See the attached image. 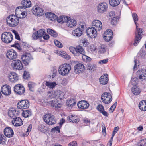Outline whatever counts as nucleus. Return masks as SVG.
<instances>
[{
	"label": "nucleus",
	"mask_w": 146,
	"mask_h": 146,
	"mask_svg": "<svg viewBox=\"0 0 146 146\" xmlns=\"http://www.w3.org/2000/svg\"><path fill=\"white\" fill-rule=\"evenodd\" d=\"M15 15H10L6 18L7 24L9 27H14L17 26L19 23V18H23L27 15L25 9L22 7H18L15 11Z\"/></svg>",
	"instance_id": "1"
},
{
	"label": "nucleus",
	"mask_w": 146,
	"mask_h": 146,
	"mask_svg": "<svg viewBox=\"0 0 146 146\" xmlns=\"http://www.w3.org/2000/svg\"><path fill=\"white\" fill-rule=\"evenodd\" d=\"M132 17L136 26L135 37L133 44L135 46L139 42L141 38V34L143 31L141 29L138 28L139 25L137 22L138 20V18L137 14L135 13H133L132 14Z\"/></svg>",
	"instance_id": "2"
},
{
	"label": "nucleus",
	"mask_w": 146,
	"mask_h": 146,
	"mask_svg": "<svg viewBox=\"0 0 146 146\" xmlns=\"http://www.w3.org/2000/svg\"><path fill=\"white\" fill-rule=\"evenodd\" d=\"M71 70V66L67 63H64L60 65L58 69L59 74L61 75L65 76L67 75Z\"/></svg>",
	"instance_id": "3"
},
{
	"label": "nucleus",
	"mask_w": 146,
	"mask_h": 146,
	"mask_svg": "<svg viewBox=\"0 0 146 146\" xmlns=\"http://www.w3.org/2000/svg\"><path fill=\"white\" fill-rule=\"evenodd\" d=\"M64 95V93L59 90L54 91H49L48 92L47 96L49 98H55L61 100Z\"/></svg>",
	"instance_id": "4"
},
{
	"label": "nucleus",
	"mask_w": 146,
	"mask_h": 146,
	"mask_svg": "<svg viewBox=\"0 0 146 146\" xmlns=\"http://www.w3.org/2000/svg\"><path fill=\"white\" fill-rule=\"evenodd\" d=\"M13 36L12 33L9 32H5L2 34L1 39L5 43H10L12 40Z\"/></svg>",
	"instance_id": "5"
},
{
	"label": "nucleus",
	"mask_w": 146,
	"mask_h": 146,
	"mask_svg": "<svg viewBox=\"0 0 146 146\" xmlns=\"http://www.w3.org/2000/svg\"><path fill=\"white\" fill-rule=\"evenodd\" d=\"M43 120L46 123L49 125H52L56 123L54 116L51 114H47L44 115Z\"/></svg>",
	"instance_id": "6"
},
{
	"label": "nucleus",
	"mask_w": 146,
	"mask_h": 146,
	"mask_svg": "<svg viewBox=\"0 0 146 146\" xmlns=\"http://www.w3.org/2000/svg\"><path fill=\"white\" fill-rule=\"evenodd\" d=\"M102 102L105 104H108L112 100V96L110 93L106 92L103 93L101 97Z\"/></svg>",
	"instance_id": "7"
},
{
	"label": "nucleus",
	"mask_w": 146,
	"mask_h": 146,
	"mask_svg": "<svg viewBox=\"0 0 146 146\" xmlns=\"http://www.w3.org/2000/svg\"><path fill=\"white\" fill-rule=\"evenodd\" d=\"M97 31L92 27H88L86 30L87 36L91 38H96L98 35Z\"/></svg>",
	"instance_id": "8"
},
{
	"label": "nucleus",
	"mask_w": 146,
	"mask_h": 146,
	"mask_svg": "<svg viewBox=\"0 0 146 146\" xmlns=\"http://www.w3.org/2000/svg\"><path fill=\"white\" fill-rule=\"evenodd\" d=\"M45 33V30L44 29H40L37 32L33 33L32 35L33 39L36 40L38 38L41 39Z\"/></svg>",
	"instance_id": "9"
},
{
	"label": "nucleus",
	"mask_w": 146,
	"mask_h": 146,
	"mask_svg": "<svg viewBox=\"0 0 146 146\" xmlns=\"http://www.w3.org/2000/svg\"><path fill=\"white\" fill-rule=\"evenodd\" d=\"M137 76L141 81L146 80V70L143 69L138 70L137 72Z\"/></svg>",
	"instance_id": "10"
},
{
	"label": "nucleus",
	"mask_w": 146,
	"mask_h": 146,
	"mask_svg": "<svg viewBox=\"0 0 146 146\" xmlns=\"http://www.w3.org/2000/svg\"><path fill=\"white\" fill-rule=\"evenodd\" d=\"M33 13L38 16H42L44 14V12L42 8L38 6H35L32 9Z\"/></svg>",
	"instance_id": "11"
},
{
	"label": "nucleus",
	"mask_w": 146,
	"mask_h": 146,
	"mask_svg": "<svg viewBox=\"0 0 146 146\" xmlns=\"http://www.w3.org/2000/svg\"><path fill=\"white\" fill-rule=\"evenodd\" d=\"M92 27L98 32L102 30V25L100 21L98 20H95L92 22Z\"/></svg>",
	"instance_id": "12"
},
{
	"label": "nucleus",
	"mask_w": 146,
	"mask_h": 146,
	"mask_svg": "<svg viewBox=\"0 0 146 146\" xmlns=\"http://www.w3.org/2000/svg\"><path fill=\"white\" fill-rule=\"evenodd\" d=\"M113 36V33L111 30H107L103 35V38L106 41L108 42L111 40Z\"/></svg>",
	"instance_id": "13"
},
{
	"label": "nucleus",
	"mask_w": 146,
	"mask_h": 146,
	"mask_svg": "<svg viewBox=\"0 0 146 146\" xmlns=\"http://www.w3.org/2000/svg\"><path fill=\"white\" fill-rule=\"evenodd\" d=\"M29 105V101L27 100H24L19 102L17 106L19 108L21 109H24L28 108Z\"/></svg>",
	"instance_id": "14"
},
{
	"label": "nucleus",
	"mask_w": 146,
	"mask_h": 146,
	"mask_svg": "<svg viewBox=\"0 0 146 146\" xmlns=\"http://www.w3.org/2000/svg\"><path fill=\"white\" fill-rule=\"evenodd\" d=\"M11 66L14 69L20 70L23 68V65L21 61L19 60H15L12 61Z\"/></svg>",
	"instance_id": "15"
},
{
	"label": "nucleus",
	"mask_w": 146,
	"mask_h": 146,
	"mask_svg": "<svg viewBox=\"0 0 146 146\" xmlns=\"http://www.w3.org/2000/svg\"><path fill=\"white\" fill-rule=\"evenodd\" d=\"M108 5L105 3H102L99 4L97 7L98 12L100 13H103L106 11Z\"/></svg>",
	"instance_id": "16"
},
{
	"label": "nucleus",
	"mask_w": 146,
	"mask_h": 146,
	"mask_svg": "<svg viewBox=\"0 0 146 146\" xmlns=\"http://www.w3.org/2000/svg\"><path fill=\"white\" fill-rule=\"evenodd\" d=\"M17 54L13 50L11 49L8 51L6 53V56L10 60H13L16 58Z\"/></svg>",
	"instance_id": "17"
},
{
	"label": "nucleus",
	"mask_w": 146,
	"mask_h": 146,
	"mask_svg": "<svg viewBox=\"0 0 146 146\" xmlns=\"http://www.w3.org/2000/svg\"><path fill=\"white\" fill-rule=\"evenodd\" d=\"M1 91L2 94L4 95H8L11 93V88L9 85H4L1 87Z\"/></svg>",
	"instance_id": "18"
},
{
	"label": "nucleus",
	"mask_w": 146,
	"mask_h": 146,
	"mask_svg": "<svg viewBox=\"0 0 146 146\" xmlns=\"http://www.w3.org/2000/svg\"><path fill=\"white\" fill-rule=\"evenodd\" d=\"M32 59L30 55L29 54L23 55L21 57L22 60L25 66L28 65Z\"/></svg>",
	"instance_id": "19"
},
{
	"label": "nucleus",
	"mask_w": 146,
	"mask_h": 146,
	"mask_svg": "<svg viewBox=\"0 0 146 146\" xmlns=\"http://www.w3.org/2000/svg\"><path fill=\"white\" fill-rule=\"evenodd\" d=\"M74 72L76 74L82 73L85 69L84 65L80 63L74 66Z\"/></svg>",
	"instance_id": "20"
},
{
	"label": "nucleus",
	"mask_w": 146,
	"mask_h": 146,
	"mask_svg": "<svg viewBox=\"0 0 146 146\" xmlns=\"http://www.w3.org/2000/svg\"><path fill=\"white\" fill-rule=\"evenodd\" d=\"M14 91L15 93L21 95L25 92V88L23 86L20 84H17L14 87Z\"/></svg>",
	"instance_id": "21"
},
{
	"label": "nucleus",
	"mask_w": 146,
	"mask_h": 146,
	"mask_svg": "<svg viewBox=\"0 0 146 146\" xmlns=\"http://www.w3.org/2000/svg\"><path fill=\"white\" fill-rule=\"evenodd\" d=\"M4 133L6 137L9 138L12 137L14 135L13 130L9 127H7L4 129Z\"/></svg>",
	"instance_id": "22"
},
{
	"label": "nucleus",
	"mask_w": 146,
	"mask_h": 146,
	"mask_svg": "<svg viewBox=\"0 0 146 146\" xmlns=\"http://www.w3.org/2000/svg\"><path fill=\"white\" fill-rule=\"evenodd\" d=\"M89 104L86 101L82 100L79 102L77 106L79 108L82 109H86L89 106Z\"/></svg>",
	"instance_id": "23"
},
{
	"label": "nucleus",
	"mask_w": 146,
	"mask_h": 146,
	"mask_svg": "<svg viewBox=\"0 0 146 146\" xmlns=\"http://www.w3.org/2000/svg\"><path fill=\"white\" fill-rule=\"evenodd\" d=\"M12 123L14 126L17 127L21 126L23 123L22 119L19 117L13 118L11 121Z\"/></svg>",
	"instance_id": "24"
},
{
	"label": "nucleus",
	"mask_w": 146,
	"mask_h": 146,
	"mask_svg": "<svg viewBox=\"0 0 146 146\" xmlns=\"http://www.w3.org/2000/svg\"><path fill=\"white\" fill-rule=\"evenodd\" d=\"M8 77L9 81L13 82H16L19 79L17 74L14 72L10 73L9 74Z\"/></svg>",
	"instance_id": "25"
},
{
	"label": "nucleus",
	"mask_w": 146,
	"mask_h": 146,
	"mask_svg": "<svg viewBox=\"0 0 146 146\" xmlns=\"http://www.w3.org/2000/svg\"><path fill=\"white\" fill-rule=\"evenodd\" d=\"M108 75L107 74H104L102 75L100 78V82L102 84H106L108 81Z\"/></svg>",
	"instance_id": "26"
},
{
	"label": "nucleus",
	"mask_w": 146,
	"mask_h": 146,
	"mask_svg": "<svg viewBox=\"0 0 146 146\" xmlns=\"http://www.w3.org/2000/svg\"><path fill=\"white\" fill-rule=\"evenodd\" d=\"M18 111H17L15 108H12L9 109L8 111V115L11 118H15L18 115Z\"/></svg>",
	"instance_id": "27"
},
{
	"label": "nucleus",
	"mask_w": 146,
	"mask_h": 146,
	"mask_svg": "<svg viewBox=\"0 0 146 146\" xmlns=\"http://www.w3.org/2000/svg\"><path fill=\"white\" fill-rule=\"evenodd\" d=\"M58 99L54 100L49 102V104L52 107L55 108H60L61 106V104L58 102Z\"/></svg>",
	"instance_id": "28"
},
{
	"label": "nucleus",
	"mask_w": 146,
	"mask_h": 146,
	"mask_svg": "<svg viewBox=\"0 0 146 146\" xmlns=\"http://www.w3.org/2000/svg\"><path fill=\"white\" fill-rule=\"evenodd\" d=\"M80 26L79 27L75 29L72 31V34L73 36L79 37L82 35V29L80 28Z\"/></svg>",
	"instance_id": "29"
},
{
	"label": "nucleus",
	"mask_w": 146,
	"mask_h": 146,
	"mask_svg": "<svg viewBox=\"0 0 146 146\" xmlns=\"http://www.w3.org/2000/svg\"><path fill=\"white\" fill-rule=\"evenodd\" d=\"M23 6H19L20 7H22L23 9H25V11L27 13L25 8L30 7L31 6V3L29 0H23L22 2Z\"/></svg>",
	"instance_id": "30"
},
{
	"label": "nucleus",
	"mask_w": 146,
	"mask_h": 146,
	"mask_svg": "<svg viewBox=\"0 0 146 146\" xmlns=\"http://www.w3.org/2000/svg\"><path fill=\"white\" fill-rule=\"evenodd\" d=\"M76 21L74 19H68L66 22V25L70 27H73L76 26Z\"/></svg>",
	"instance_id": "31"
},
{
	"label": "nucleus",
	"mask_w": 146,
	"mask_h": 146,
	"mask_svg": "<svg viewBox=\"0 0 146 146\" xmlns=\"http://www.w3.org/2000/svg\"><path fill=\"white\" fill-rule=\"evenodd\" d=\"M139 107L141 110L143 111H146V101L143 100L141 101L139 103Z\"/></svg>",
	"instance_id": "32"
},
{
	"label": "nucleus",
	"mask_w": 146,
	"mask_h": 146,
	"mask_svg": "<svg viewBox=\"0 0 146 146\" xmlns=\"http://www.w3.org/2000/svg\"><path fill=\"white\" fill-rule=\"evenodd\" d=\"M76 52L78 54V56L80 54L84 55L85 52L83 47L80 45L77 46L76 47Z\"/></svg>",
	"instance_id": "33"
},
{
	"label": "nucleus",
	"mask_w": 146,
	"mask_h": 146,
	"mask_svg": "<svg viewBox=\"0 0 146 146\" xmlns=\"http://www.w3.org/2000/svg\"><path fill=\"white\" fill-rule=\"evenodd\" d=\"M131 90L133 93L135 95H138L141 92L140 88H138L136 85L132 87L131 88Z\"/></svg>",
	"instance_id": "34"
},
{
	"label": "nucleus",
	"mask_w": 146,
	"mask_h": 146,
	"mask_svg": "<svg viewBox=\"0 0 146 146\" xmlns=\"http://www.w3.org/2000/svg\"><path fill=\"white\" fill-rule=\"evenodd\" d=\"M47 17L50 20L54 21L57 18V16L54 13L49 12L46 14Z\"/></svg>",
	"instance_id": "35"
},
{
	"label": "nucleus",
	"mask_w": 146,
	"mask_h": 146,
	"mask_svg": "<svg viewBox=\"0 0 146 146\" xmlns=\"http://www.w3.org/2000/svg\"><path fill=\"white\" fill-rule=\"evenodd\" d=\"M45 84L48 87L52 89L54 88L57 85V84L55 82L50 81H46Z\"/></svg>",
	"instance_id": "36"
},
{
	"label": "nucleus",
	"mask_w": 146,
	"mask_h": 146,
	"mask_svg": "<svg viewBox=\"0 0 146 146\" xmlns=\"http://www.w3.org/2000/svg\"><path fill=\"white\" fill-rule=\"evenodd\" d=\"M38 129L41 132L44 133L46 132L48 130L47 127L42 124H40L39 125Z\"/></svg>",
	"instance_id": "37"
},
{
	"label": "nucleus",
	"mask_w": 146,
	"mask_h": 146,
	"mask_svg": "<svg viewBox=\"0 0 146 146\" xmlns=\"http://www.w3.org/2000/svg\"><path fill=\"white\" fill-rule=\"evenodd\" d=\"M75 100L72 98H70L67 100L66 103V105L68 107H72L75 105Z\"/></svg>",
	"instance_id": "38"
},
{
	"label": "nucleus",
	"mask_w": 146,
	"mask_h": 146,
	"mask_svg": "<svg viewBox=\"0 0 146 146\" xmlns=\"http://www.w3.org/2000/svg\"><path fill=\"white\" fill-rule=\"evenodd\" d=\"M120 0H110L109 3L113 7L117 6L120 3Z\"/></svg>",
	"instance_id": "39"
},
{
	"label": "nucleus",
	"mask_w": 146,
	"mask_h": 146,
	"mask_svg": "<svg viewBox=\"0 0 146 146\" xmlns=\"http://www.w3.org/2000/svg\"><path fill=\"white\" fill-rule=\"evenodd\" d=\"M57 54L59 55L60 56L66 59H69L70 58L69 55L63 51H58L57 52Z\"/></svg>",
	"instance_id": "40"
},
{
	"label": "nucleus",
	"mask_w": 146,
	"mask_h": 146,
	"mask_svg": "<svg viewBox=\"0 0 146 146\" xmlns=\"http://www.w3.org/2000/svg\"><path fill=\"white\" fill-rule=\"evenodd\" d=\"M47 32L49 34L54 37H56L57 36V33L50 29H48L47 30Z\"/></svg>",
	"instance_id": "41"
},
{
	"label": "nucleus",
	"mask_w": 146,
	"mask_h": 146,
	"mask_svg": "<svg viewBox=\"0 0 146 146\" xmlns=\"http://www.w3.org/2000/svg\"><path fill=\"white\" fill-rule=\"evenodd\" d=\"M69 50L75 56H78V54L76 52V48L71 46L69 47Z\"/></svg>",
	"instance_id": "42"
},
{
	"label": "nucleus",
	"mask_w": 146,
	"mask_h": 146,
	"mask_svg": "<svg viewBox=\"0 0 146 146\" xmlns=\"http://www.w3.org/2000/svg\"><path fill=\"white\" fill-rule=\"evenodd\" d=\"M31 114V112L29 110H26L24 111L23 112L22 116L25 117H27L30 116Z\"/></svg>",
	"instance_id": "43"
},
{
	"label": "nucleus",
	"mask_w": 146,
	"mask_h": 146,
	"mask_svg": "<svg viewBox=\"0 0 146 146\" xmlns=\"http://www.w3.org/2000/svg\"><path fill=\"white\" fill-rule=\"evenodd\" d=\"M6 141V137L3 134H0V143H4Z\"/></svg>",
	"instance_id": "44"
},
{
	"label": "nucleus",
	"mask_w": 146,
	"mask_h": 146,
	"mask_svg": "<svg viewBox=\"0 0 146 146\" xmlns=\"http://www.w3.org/2000/svg\"><path fill=\"white\" fill-rule=\"evenodd\" d=\"M137 146H146V138L140 141L137 144Z\"/></svg>",
	"instance_id": "45"
},
{
	"label": "nucleus",
	"mask_w": 146,
	"mask_h": 146,
	"mask_svg": "<svg viewBox=\"0 0 146 146\" xmlns=\"http://www.w3.org/2000/svg\"><path fill=\"white\" fill-rule=\"evenodd\" d=\"M35 84L32 82H29L28 84V86L30 90L33 91V89L35 86Z\"/></svg>",
	"instance_id": "46"
},
{
	"label": "nucleus",
	"mask_w": 146,
	"mask_h": 146,
	"mask_svg": "<svg viewBox=\"0 0 146 146\" xmlns=\"http://www.w3.org/2000/svg\"><path fill=\"white\" fill-rule=\"evenodd\" d=\"M106 50L105 46L104 45H101L99 48V52L101 53H104Z\"/></svg>",
	"instance_id": "47"
},
{
	"label": "nucleus",
	"mask_w": 146,
	"mask_h": 146,
	"mask_svg": "<svg viewBox=\"0 0 146 146\" xmlns=\"http://www.w3.org/2000/svg\"><path fill=\"white\" fill-rule=\"evenodd\" d=\"M54 43L55 45L59 48H62L63 46L62 43L58 40H54Z\"/></svg>",
	"instance_id": "48"
},
{
	"label": "nucleus",
	"mask_w": 146,
	"mask_h": 146,
	"mask_svg": "<svg viewBox=\"0 0 146 146\" xmlns=\"http://www.w3.org/2000/svg\"><path fill=\"white\" fill-rule=\"evenodd\" d=\"M77 116L75 115H72L70 116L68 118V121L70 122H73V121L74 120V119Z\"/></svg>",
	"instance_id": "49"
},
{
	"label": "nucleus",
	"mask_w": 146,
	"mask_h": 146,
	"mask_svg": "<svg viewBox=\"0 0 146 146\" xmlns=\"http://www.w3.org/2000/svg\"><path fill=\"white\" fill-rule=\"evenodd\" d=\"M96 68V66L95 65H89L88 66V69L92 71H94Z\"/></svg>",
	"instance_id": "50"
},
{
	"label": "nucleus",
	"mask_w": 146,
	"mask_h": 146,
	"mask_svg": "<svg viewBox=\"0 0 146 146\" xmlns=\"http://www.w3.org/2000/svg\"><path fill=\"white\" fill-rule=\"evenodd\" d=\"M111 19V23L112 25H114L116 23L117 21V18L116 16H115L113 18H111L110 19Z\"/></svg>",
	"instance_id": "51"
},
{
	"label": "nucleus",
	"mask_w": 146,
	"mask_h": 146,
	"mask_svg": "<svg viewBox=\"0 0 146 146\" xmlns=\"http://www.w3.org/2000/svg\"><path fill=\"white\" fill-rule=\"evenodd\" d=\"M119 129V127L118 126L114 128V130L113 131V132L112 133V136L111 137V139L113 140V139L114 136V135H115V133H116L118 130Z\"/></svg>",
	"instance_id": "52"
},
{
	"label": "nucleus",
	"mask_w": 146,
	"mask_h": 146,
	"mask_svg": "<svg viewBox=\"0 0 146 146\" xmlns=\"http://www.w3.org/2000/svg\"><path fill=\"white\" fill-rule=\"evenodd\" d=\"M137 79L135 78H132L131 80L130 83L132 84L134 86L136 85L137 84Z\"/></svg>",
	"instance_id": "53"
},
{
	"label": "nucleus",
	"mask_w": 146,
	"mask_h": 146,
	"mask_svg": "<svg viewBox=\"0 0 146 146\" xmlns=\"http://www.w3.org/2000/svg\"><path fill=\"white\" fill-rule=\"evenodd\" d=\"M11 46L15 47L18 50H20L21 48L20 47L19 44L16 41L15 43L13 45Z\"/></svg>",
	"instance_id": "54"
},
{
	"label": "nucleus",
	"mask_w": 146,
	"mask_h": 146,
	"mask_svg": "<svg viewBox=\"0 0 146 146\" xmlns=\"http://www.w3.org/2000/svg\"><path fill=\"white\" fill-rule=\"evenodd\" d=\"M97 110L101 113L102 111H104V108L103 106L101 105L100 104L97 107Z\"/></svg>",
	"instance_id": "55"
},
{
	"label": "nucleus",
	"mask_w": 146,
	"mask_h": 146,
	"mask_svg": "<svg viewBox=\"0 0 146 146\" xmlns=\"http://www.w3.org/2000/svg\"><path fill=\"white\" fill-rule=\"evenodd\" d=\"M23 77L25 79H27L29 77V73L26 71H25L23 74Z\"/></svg>",
	"instance_id": "56"
},
{
	"label": "nucleus",
	"mask_w": 146,
	"mask_h": 146,
	"mask_svg": "<svg viewBox=\"0 0 146 146\" xmlns=\"http://www.w3.org/2000/svg\"><path fill=\"white\" fill-rule=\"evenodd\" d=\"M80 42L82 44H83V45L85 46H86L88 44V40L86 39H84L83 40H81Z\"/></svg>",
	"instance_id": "57"
},
{
	"label": "nucleus",
	"mask_w": 146,
	"mask_h": 146,
	"mask_svg": "<svg viewBox=\"0 0 146 146\" xmlns=\"http://www.w3.org/2000/svg\"><path fill=\"white\" fill-rule=\"evenodd\" d=\"M32 125L31 124L29 125L27 130V131L26 132L25 135L27 136L29 134V132L31 131L32 129Z\"/></svg>",
	"instance_id": "58"
},
{
	"label": "nucleus",
	"mask_w": 146,
	"mask_h": 146,
	"mask_svg": "<svg viewBox=\"0 0 146 146\" xmlns=\"http://www.w3.org/2000/svg\"><path fill=\"white\" fill-rule=\"evenodd\" d=\"M13 32L15 35V38L18 40H20V37L18 34V33L15 30H13Z\"/></svg>",
	"instance_id": "59"
},
{
	"label": "nucleus",
	"mask_w": 146,
	"mask_h": 146,
	"mask_svg": "<svg viewBox=\"0 0 146 146\" xmlns=\"http://www.w3.org/2000/svg\"><path fill=\"white\" fill-rule=\"evenodd\" d=\"M116 103H115L111 107V108H110V111H111V112H113L114 110L115 109V108H116Z\"/></svg>",
	"instance_id": "60"
},
{
	"label": "nucleus",
	"mask_w": 146,
	"mask_h": 146,
	"mask_svg": "<svg viewBox=\"0 0 146 146\" xmlns=\"http://www.w3.org/2000/svg\"><path fill=\"white\" fill-rule=\"evenodd\" d=\"M69 19L70 18L68 17H65L63 16L62 18L63 20H62V23L64 22H66V23L67 21H68V19Z\"/></svg>",
	"instance_id": "61"
},
{
	"label": "nucleus",
	"mask_w": 146,
	"mask_h": 146,
	"mask_svg": "<svg viewBox=\"0 0 146 146\" xmlns=\"http://www.w3.org/2000/svg\"><path fill=\"white\" fill-rule=\"evenodd\" d=\"M115 16V13L113 11H111L109 12V19H111V18H113V17Z\"/></svg>",
	"instance_id": "62"
},
{
	"label": "nucleus",
	"mask_w": 146,
	"mask_h": 146,
	"mask_svg": "<svg viewBox=\"0 0 146 146\" xmlns=\"http://www.w3.org/2000/svg\"><path fill=\"white\" fill-rule=\"evenodd\" d=\"M108 61V59H107L101 60L99 61L98 63L100 64H105L107 63Z\"/></svg>",
	"instance_id": "63"
},
{
	"label": "nucleus",
	"mask_w": 146,
	"mask_h": 146,
	"mask_svg": "<svg viewBox=\"0 0 146 146\" xmlns=\"http://www.w3.org/2000/svg\"><path fill=\"white\" fill-rule=\"evenodd\" d=\"M83 121L84 124L86 125L89 124L90 121V119L87 118H84L83 119Z\"/></svg>",
	"instance_id": "64"
}]
</instances>
